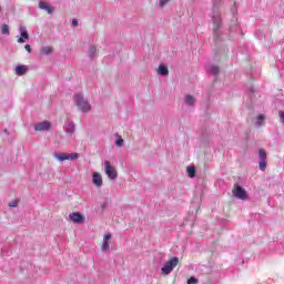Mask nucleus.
Here are the masks:
<instances>
[{
    "instance_id": "obj_22",
    "label": "nucleus",
    "mask_w": 284,
    "mask_h": 284,
    "mask_svg": "<svg viewBox=\"0 0 284 284\" xmlns=\"http://www.w3.org/2000/svg\"><path fill=\"white\" fill-rule=\"evenodd\" d=\"M125 141L123 140V138L121 135H118L116 140H115V146L116 148H123Z\"/></svg>"
},
{
    "instance_id": "obj_15",
    "label": "nucleus",
    "mask_w": 284,
    "mask_h": 284,
    "mask_svg": "<svg viewBox=\"0 0 284 284\" xmlns=\"http://www.w3.org/2000/svg\"><path fill=\"white\" fill-rule=\"evenodd\" d=\"M265 125V115L264 114H258L255 118L254 126L255 128H263Z\"/></svg>"
},
{
    "instance_id": "obj_24",
    "label": "nucleus",
    "mask_w": 284,
    "mask_h": 284,
    "mask_svg": "<svg viewBox=\"0 0 284 284\" xmlns=\"http://www.w3.org/2000/svg\"><path fill=\"white\" fill-rule=\"evenodd\" d=\"M89 57H97V47H94V45H91L90 48H89Z\"/></svg>"
},
{
    "instance_id": "obj_18",
    "label": "nucleus",
    "mask_w": 284,
    "mask_h": 284,
    "mask_svg": "<svg viewBox=\"0 0 284 284\" xmlns=\"http://www.w3.org/2000/svg\"><path fill=\"white\" fill-rule=\"evenodd\" d=\"M26 72H28V65L16 67V74H18V77H23V74H26Z\"/></svg>"
},
{
    "instance_id": "obj_29",
    "label": "nucleus",
    "mask_w": 284,
    "mask_h": 284,
    "mask_svg": "<svg viewBox=\"0 0 284 284\" xmlns=\"http://www.w3.org/2000/svg\"><path fill=\"white\" fill-rule=\"evenodd\" d=\"M24 49L27 50V52H32V47H30V44H26Z\"/></svg>"
},
{
    "instance_id": "obj_6",
    "label": "nucleus",
    "mask_w": 284,
    "mask_h": 284,
    "mask_svg": "<svg viewBox=\"0 0 284 284\" xmlns=\"http://www.w3.org/2000/svg\"><path fill=\"white\" fill-rule=\"evenodd\" d=\"M232 194L235 199H240V201H247V191L243 189V186L235 184Z\"/></svg>"
},
{
    "instance_id": "obj_7",
    "label": "nucleus",
    "mask_w": 284,
    "mask_h": 284,
    "mask_svg": "<svg viewBox=\"0 0 284 284\" xmlns=\"http://www.w3.org/2000/svg\"><path fill=\"white\" fill-rule=\"evenodd\" d=\"M258 159H260L258 168L261 172H265V170H267V152H265V149L258 150Z\"/></svg>"
},
{
    "instance_id": "obj_20",
    "label": "nucleus",
    "mask_w": 284,
    "mask_h": 284,
    "mask_svg": "<svg viewBox=\"0 0 284 284\" xmlns=\"http://www.w3.org/2000/svg\"><path fill=\"white\" fill-rule=\"evenodd\" d=\"M186 172L190 179H194V176H196V169L194 166H187Z\"/></svg>"
},
{
    "instance_id": "obj_3",
    "label": "nucleus",
    "mask_w": 284,
    "mask_h": 284,
    "mask_svg": "<svg viewBox=\"0 0 284 284\" xmlns=\"http://www.w3.org/2000/svg\"><path fill=\"white\" fill-rule=\"evenodd\" d=\"M104 174H106L110 181H116L119 179V172H116V169L112 166L110 161H104Z\"/></svg>"
},
{
    "instance_id": "obj_31",
    "label": "nucleus",
    "mask_w": 284,
    "mask_h": 284,
    "mask_svg": "<svg viewBox=\"0 0 284 284\" xmlns=\"http://www.w3.org/2000/svg\"><path fill=\"white\" fill-rule=\"evenodd\" d=\"M3 134H6V136H10V131H8V129H4Z\"/></svg>"
},
{
    "instance_id": "obj_14",
    "label": "nucleus",
    "mask_w": 284,
    "mask_h": 284,
    "mask_svg": "<svg viewBox=\"0 0 284 284\" xmlns=\"http://www.w3.org/2000/svg\"><path fill=\"white\" fill-rule=\"evenodd\" d=\"M184 103L189 108H194V105L196 103V99L194 98V95L187 94L184 97Z\"/></svg>"
},
{
    "instance_id": "obj_8",
    "label": "nucleus",
    "mask_w": 284,
    "mask_h": 284,
    "mask_svg": "<svg viewBox=\"0 0 284 284\" xmlns=\"http://www.w3.org/2000/svg\"><path fill=\"white\" fill-rule=\"evenodd\" d=\"M69 220L71 223H77L78 225H82V223H85V216L79 212H73L69 215Z\"/></svg>"
},
{
    "instance_id": "obj_19",
    "label": "nucleus",
    "mask_w": 284,
    "mask_h": 284,
    "mask_svg": "<svg viewBox=\"0 0 284 284\" xmlns=\"http://www.w3.org/2000/svg\"><path fill=\"white\" fill-rule=\"evenodd\" d=\"M158 74H160L161 77H168L170 74V70L168 69V67L161 64L158 69Z\"/></svg>"
},
{
    "instance_id": "obj_16",
    "label": "nucleus",
    "mask_w": 284,
    "mask_h": 284,
    "mask_svg": "<svg viewBox=\"0 0 284 284\" xmlns=\"http://www.w3.org/2000/svg\"><path fill=\"white\" fill-rule=\"evenodd\" d=\"M65 132L67 134H74V132H77V125L74 122H68L65 124Z\"/></svg>"
},
{
    "instance_id": "obj_10",
    "label": "nucleus",
    "mask_w": 284,
    "mask_h": 284,
    "mask_svg": "<svg viewBox=\"0 0 284 284\" xmlns=\"http://www.w3.org/2000/svg\"><path fill=\"white\" fill-rule=\"evenodd\" d=\"M51 128L52 123H50L49 121H43L34 125L36 132H45L48 130H51Z\"/></svg>"
},
{
    "instance_id": "obj_2",
    "label": "nucleus",
    "mask_w": 284,
    "mask_h": 284,
    "mask_svg": "<svg viewBox=\"0 0 284 284\" xmlns=\"http://www.w3.org/2000/svg\"><path fill=\"white\" fill-rule=\"evenodd\" d=\"M212 23H213V34L214 37H216L219 34V30H221V23H223V20L221 19V11H219V9L213 10Z\"/></svg>"
},
{
    "instance_id": "obj_13",
    "label": "nucleus",
    "mask_w": 284,
    "mask_h": 284,
    "mask_svg": "<svg viewBox=\"0 0 284 284\" xmlns=\"http://www.w3.org/2000/svg\"><path fill=\"white\" fill-rule=\"evenodd\" d=\"M38 8H40V10H44L45 12H48V14L54 13V7L50 6L44 0L39 1Z\"/></svg>"
},
{
    "instance_id": "obj_25",
    "label": "nucleus",
    "mask_w": 284,
    "mask_h": 284,
    "mask_svg": "<svg viewBox=\"0 0 284 284\" xmlns=\"http://www.w3.org/2000/svg\"><path fill=\"white\" fill-rule=\"evenodd\" d=\"M186 284H199V280L196 277H190Z\"/></svg>"
},
{
    "instance_id": "obj_12",
    "label": "nucleus",
    "mask_w": 284,
    "mask_h": 284,
    "mask_svg": "<svg viewBox=\"0 0 284 284\" xmlns=\"http://www.w3.org/2000/svg\"><path fill=\"white\" fill-rule=\"evenodd\" d=\"M110 239H112V234L106 233L103 236V241L101 244V252H110Z\"/></svg>"
},
{
    "instance_id": "obj_11",
    "label": "nucleus",
    "mask_w": 284,
    "mask_h": 284,
    "mask_svg": "<svg viewBox=\"0 0 284 284\" xmlns=\"http://www.w3.org/2000/svg\"><path fill=\"white\" fill-rule=\"evenodd\" d=\"M92 183L95 187H102L103 186V176L99 172L92 173Z\"/></svg>"
},
{
    "instance_id": "obj_17",
    "label": "nucleus",
    "mask_w": 284,
    "mask_h": 284,
    "mask_svg": "<svg viewBox=\"0 0 284 284\" xmlns=\"http://www.w3.org/2000/svg\"><path fill=\"white\" fill-rule=\"evenodd\" d=\"M40 52L41 54H44V57H48L54 52V48L50 45H44V47H41Z\"/></svg>"
},
{
    "instance_id": "obj_27",
    "label": "nucleus",
    "mask_w": 284,
    "mask_h": 284,
    "mask_svg": "<svg viewBox=\"0 0 284 284\" xmlns=\"http://www.w3.org/2000/svg\"><path fill=\"white\" fill-rule=\"evenodd\" d=\"M19 205V202L13 201L9 203V207H17Z\"/></svg>"
},
{
    "instance_id": "obj_32",
    "label": "nucleus",
    "mask_w": 284,
    "mask_h": 284,
    "mask_svg": "<svg viewBox=\"0 0 284 284\" xmlns=\"http://www.w3.org/2000/svg\"><path fill=\"white\" fill-rule=\"evenodd\" d=\"M2 8L0 7V12H1Z\"/></svg>"
},
{
    "instance_id": "obj_21",
    "label": "nucleus",
    "mask_w": 284,
    "mask_h": 284,
    "mask_svg": "<svg viewBox=\"0 0 284 284\" xmlns=\"http://www.w3.org/2000/svg\"><path fill=\"white\" fill-rule=\"evenodd\" d=\"M1 34H6L7 37L10 36V26L7 23H3L1 26Z\"/></svg>"
},
{
    "instance_id": "obj_26",
    "label": "nucleus",
    "mask_w": 284,
    "mask_h": 284,
    "mask_svg": "<svg viewBox=\"0 0 284 284\" xmlns=\"http://www.w3.org/2000/svg\"><path fill=\"white\" fill-rule=\"evenodd\" d=\"M169 1L170 0H160L159 2L160 8H164L169 3Z\"/></svg>"
},
{
    "instance_id": "obj_28",
    "label": "nucleus",
    "mask_w": 284,
    "mask_h": 284,
    "mask_svg": "<svg viewBox=\"0 0 284 284\" xmlns=\"http://www.w3.org/2000/svg\"><path fill=\"white\" fill-rule=\"evenodd\" d=\"M71 23H72V26H73L74 28H77V26H79V20H78V19H73V20L71 21Z\"/></svg>"
},
{
    "instance_id": "obj_4",
    "label": "nucleus",
    "mask_w": 284,
    "mask_h": 284,
    "mask_svg": "<svg viewBox=\"0 0 284 284\" xmlns=\"http://www.w3.org/2000/svg\"><path fill=\"white\" fill-rule=\"evenodd\" d=\"M53 158L60 163H63V161H77L79 153H53Z\"/></svg>"
},
{
    "instance_id": "obj_5",
    "label": "nucleus",
    "mask_w": 284,
    "mask_h": 284,
    "mask_svg": "<svg viewBox=\"0 0 284 284\" xmlns=\"http://www.w3.org/2000/svg\"><path fill=\"white\" fill-rule=\"evenodd\" d=\"M176 265H179V257H172L161 268L162 274H164L165 276H168V274H172V271L174 270V267H176Z\"/></svg>"
},
{
    "instance_id": "obj_30",
    "label": "nucleus",
    "mask_w": 284,
    "mask_h": 284,
    "mask_svg": "<svg viewBox=\"0 0 284 284\" xmlns=\"http://www.w3.org/2000/svg\"><path fill=\"white\" fill-rule=\"evenodd\" d=\"M280 119H281V121H282V123H283V125H284V112H281V113H280Z\"/></svg>"
},
{
    "instance_id": "obj_9",
    "label": "nucleus",
    "mask_w": 284,
    "mask_h": 284,
    "mask_svg": "<svg viewBox=\"0 0 284 284\" xmlns=\"http://www.w3.org/2000/svg\"><path fill=\"white\" fill-rule=\"evenodd\" d=\"M20 37L18 38V43H26V41L30 40V33H28V29L26 27L19 28Z\"/></svg>"
},
{
    "instance_id": "obj_1",
    "label": "nucleus",
    "mask_w": 284,
    "mask_h": 284,
    "mask_svg": "<svg viewBox=\"0 0 284 284\" xmlns=\"http://www.w3.org/2000/svg\"><path fill=\"white\" fill-rule=\"evenodd\" d=\"M73 101L80 112L88 113L90 110H92V104H90V101L85 99L82 93L74 94Z\"/></svg>"
},
{
    "instance_id": "obj_23",
    "label": "nucleus",
    "mask_w": 284,
    "mask_h": 284,
    "mask_svg": "<svg viewBox=\"0 0 284 284\" xmlns=\"http://www.w3.org/2000/svg\"><path fill=\"white\" fill-rule=\"evenodd\" d=\"M210 72H211V74H214V77H216V74H219V72H221V70L219 69L217 65H212L210 68Z\"/></svg>"
}]
</instances>
